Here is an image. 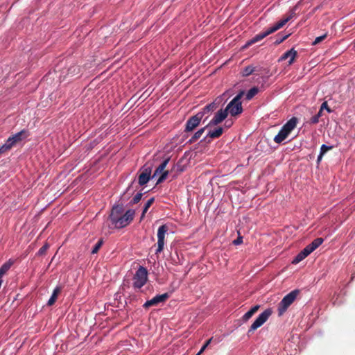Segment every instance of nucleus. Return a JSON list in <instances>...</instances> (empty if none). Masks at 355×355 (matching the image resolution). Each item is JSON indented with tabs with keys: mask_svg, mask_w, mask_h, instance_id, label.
Segmentation results:
<instances>
[{
	"mask_svg": "<svg viewBox=\"0 0 355 355\" xmlns=\"http://www.w3.org/2000/svg\"><path fill=\"white\" fill-rule=\"evenodd\" d=\"M135 214L133 209H128L123 214V207L117 205L112 208L110 218L116 228H122L127 226L133 220Z\"/></svg>",
	"mask_w": 355,
	"mask_h": 355,
	"instance_id": "f257e3e1",
	"label": "nucleus"
},
{
	"mask_svg": "<svg viewBox=\"0 0 355 355\" xmlns=\"http://www.w3.org/2000/svg\"><path fill=\"white\" fill-rule=\"evenodd\" d=\"M295 15V11L293 10L288 16L284 17V19H281L279 21L276 23L272 26L268 28L266 31L260 33L257 35H256L254 37H253L251 40H248L245 47H248L253 44H255L261 40H263L266 36L269 35L270 34L277 31V30L282 28L290 19L293 18V17Z\"/></svg>",
	"mask_w": 355,
	"mask_h": 355,
	"instance_id": "f03ea898",
	"label": "nucleus"
},
{
	"mask_svg": "<svg viewBox=\"0 0 355 355\" xmlns=\"http://www.w3.org/2000/svg\"><path fill=\"white\" fill-rule=\"evenodd\" d=\"M297 123V119L292 117L279 130V133L274 137V141L280 144L284 141L292 130L295 129Z\"/></svg>",
	"mask_w": 355,
	"mask_h": 355,
	"instance_id": "7ed1b4c3",
	"label": "nucleus"
},
{
	"mask_svg": "<svg viewBox=\"0 0 355 355\" xmlns=\"http://www.w3.org/2000/svg\"><path fill=\"white\" fill-rule=\"evenodd\" d=\"M243 94L244 92L241 91L227 105L225 109L231 116H235L242 113L243 107L241 99Z\"/></svg>",
	"mask_w": 355,
	"mask_h": 355,
	"instance_id": "20e7f679",
	"label": "nucleus"
},
{
	"mask_svg": "<svg viewBox=\"0 0 355 355\" xmlns=\"http://www.w3.org/2000/svg\"><path fill=\"white\" fill-rule=\"evenodd\" d=\"M299 293L298 290H294L287 294L279 302L278 305V314L279 315H283V313L287 310L288 306L294 302Z\"/></svg>",
	"mask_w": 355,
	"mask_h": 355,
	"instance_id": "39448f33",
	"label": "nucleus"
},
{
	"mask_svg": "<svg viewBox=\"0 0 355 355\" xmlns=\"http://www.w3.org/2000/svg\"><path fill=\"white\" fill-rule=\"evenodd\" d=\"M148 271L143 267L140 266L137 270L133 277V286L136 288H141L147 282Z\"/></svg>",
	"mask_w": 355,
	"mask_h": 355,
	"instance_id": "423d86ee",
	"label": "nucleus"
},
{
	"mask_svg": "<svg viewBox=\"0 0 355 355\" xmlns=\"http://www.w3.org/2000/svg\"><path fill=\"white\" fill-rule=\"evenodd\" d=\"M272 313V311L269 309L265 310L262 312L254 320V322L250 326L248 334H250L251 332H253L257 329L262 326L269 318Z\"/></svg>",
	"mask_w": 355,
	"mask_h": 355,
	"instance_id": "0eeeda50",
	"label": "nucleus"
},
{
	"mask_svg": "<svg viewBox=\"0 0 355 355\" xmlns=\"http://www.w3.org/2000/svg\"><path fill=\"white\" fill-rule=\"evenodd\" d=\"M168 161L169 159H166L165 160H164L155 171L154 174L152 176V178H155L159 175L157 180V184H159L166 179L168 175V171H166L165 168L168 164Z\"/></svg>",
	"mask_w": 355,
	"mask_h": 355,
	"instance_id": "6e6552de",
	"label": "nucleus"
},
{
	"mask_svg": "<svg viewBox=\"0 0 355 355\" xmlns=\"http://www.w3.org/2000/svg\"><path fill=\"white\" fill-rule=\"evenodd\" d=\"M168 230V227L166 225H161L157 230V248L156 254L160 253L163 250L165 245V236Z\"/></svg>",
	"mask_w": 355,
	"mask_h": 355,
	"instance_id": "1a4fd4ad",
	"label": "nucleus"
},
{
	"mask_svg": "<svg viewBox=\"0 0 355 355\" xmlns=\"http://www.w3.org/2000/svg\"><path fill=\"white\" fill-rule=\"evenodd\" d=\"M203 117V112H198L196 115L191 116L187 121L185 131L190 132L194 130L200 123Z\"/></svg>",
	"mask_w": 355,
	"mask_h": 355,
	"instance_id": "9d476101",
	"label": "nucleus"
},
{
	"mask_svg": "<svg viewBox=\"0 0 355 355\" xmlns=\"http://www.w3.org/2000/svg\"><path fill=\"white\" fill-rule=\"evenodd\" d=\"M152 172V165L146 164L143 167V171L139 176V184L141 186L146 184L150 180Z\"/></svg>",
	"mask_w": 355,
	"mask_h": 355,
	"instance_id": "9b49d317",
	"label": "nucleus"
},
{
	"mask_svg": "<svg viewBox=\"0 0 355 355\" xmlns=\"http://www.w3.org/2000/svg\"><path fill=\"white\" fill-rule=\"evenodd\" d=\"M168 297L169 295L166 293L162 295H157L153 297L151 300L146 301L144 304V306L148 308L151 306L158 305L159 304L165 302L168 298Z\"/></svg>",
	"mask_w": 355,
	"mask_h": 355,
	"instance_id": "f8f14e48",
	"label": "nucleus"
},
{
	"mask_svg": "<svg viewBox=\"0 0 355 355\" xmlns=\"http://www.w3.org/2000/svg\"><path fill=\"white\" fill-rule=\"evenodd\" d=\"M227 114L228 113L226 109L220 110L216 113L213 119L209 122L208 125H216L220 123L227 117Z\"/></svg>",
	"mask_w": 355,
	"mask_h": 355,
	"instance_id": "ddd939ff",
	"label": "nucleus"
},
{
	"mask_svg": "<svg viewBox=\"0 0 355 355\" xmlns=\"http://www.w3.org/2000/svg\"><path fill=\"white\" fill-rule=\"evenodd\" d=\"M297 55V51L294 49H291L286 51L279 58V60H285L288 59V64H291L293 63L294 60Z\"/></svg>",
	"mask_w": 355,
	"mask_h": 355,
	"instance_id": "4468645a",
	"label": "nucleus"
},
{
	"mask_svg": "<svg viewBox=\"0 0 355 355\" xmlns=\"http://www.w3.org/2000/svg\"><path fill=\"white\" fill-rule=\"evenodd\" d=\"M311 251L306 247L303 249L293 260L292 263L294 264H297L304 259H305L308 255L311 254Z\"/></svg>",
	"mask_w": 355,
	"mask_h": 355,
	"instance_id": "2eb2a0df",
	"label": "nucleus"
},
{
	"mask_svg": "<svg viewBox=\"0 0 355 355\" xmlns=\"http://www.w3.org/2000/svg\"><path fill=\"white\" fill-rule=\"evenodd\" d=\"M218 99H216L211 103L206 105L200 112H203V116L207 113H210L216 110L218 107L220 100L217 102Z\"/></svg>",
	"mask_w": 355,
	"mask_h": 355,
	"instance_id": "dca6fc26",
	"label": "nucleus"
},
{
	"mask_svg": "<svg viewBox=\"0 0 355 355\" xmlns=\"http://www.w3.org/2000/svg\"><path fill=\"white\" fill-rule=\"evenodd\" d=\"M28 136V134L27 131L21 130V131L15 134L12 137H10V138L12 139L15 144H16L17 143L26 139Z\"/></svg>",
	"mask_w": 355,
	"mask_h": 355,
	"instance_id": "f3484780",
	"label": "nucleus"
},
{
	"mask_svg": "<svg viewBox=\"0 0 355 355\" xmlns=\"http://www.w3.org/2000/svg\"><path fill=\"white\" fill-rule=\"evenodd\" d=\"M15 143L10 137L6 140V143L0 147V154H3L8 150H10L12 147L15 146Z\"/></svg>",
	"mask_w": 355,
	"mask_h": 355,
	"instance_id": "a211bd4d",
	"label": "nucleus"
},
{
	"mask_svg": "<svg viewBox=\"0 0 355 355\" xmlns=\"http://www.w3.org/2000/svg\"><path fill=\"white\" fill-rule=\"evenodd\" d=\"M15 143L10 137L6 140V143L0 147V154H3L8 150H10L12 147L15 146Z\"/></svg>",
	"mask_w": 355,
	"mask_h": 355,
	"instance_id": "6ab92c4d",
	"label": "nucleus"
},
{
	"mask_svg": "<svg viewBox=\"0 0 355 355\" xmlns=\"http://www.w3.org/2000/svg\"><path fill=\"white\" fill-rule=\"evenodd\" d=\"M15 143L10 137L6 140V143L0 147V154H3L8 150H10L12 147L15 146Z\"/></svg>",
	"mask_w": 355,
	"mask_h": 355,
	"instance_id": "aec40b11",
	"label": "nucleus"
},
{
	"mask_svg": "<svg viewBox=\"0 0 355 355\" xmlns=\"http://www.w3.org/2000/svg\"><path fill=\"white\" fill-rule=\"evenodd\" d=\"M223 132V128H217L213 130H209L208 132H207V135L205 137V139L207 137H210V138H212V139H214V138H218L219 137Z\"/></svg>",
	"mask_w": 355,
	"mask_h": 355,
	"instance_id": "412c9836",
	"label": "nucleus"
},
{
	"mask_svg": "<svg viewBox=\"0 0 355 355\" xmlns=\"http://www.w3.org/2000/svg\"><path fill=\"white\" fill-rule=\"evenodd\" d=\"M323 243L322 238H318L315 239L312 243L309 244L306 247L311 251L313 252L317 248H318Z\"/></svg>",
	"mask_w": 355,
	"mask_h": 355,
	"instance_id": "4be33fe9",
	"label": "nucleus"
},
{
	"mask_svg": "<svg viewBox=\"0 0 355 355\" xmlns=\"http://www.w3.org/2000/svg\"><path fill=\"white\" fill-rule=\"evenodd\" d=\"M60 293V288L59 287H56L53 290V293L47 302V304L49 306H52L55 303V302L56 301L57 297Z\"/></svg>",
	"mask_w": 355,
	"mask_h": 355,
	"instance_id": "5701e85b",
	"label": "nucleus"
},
{
	"mask_svg": "<svg viewBox=\"0 0 355 355\" xmlns=\"http://www.w3.org/2000/svg\"><path fill=\"white\" fill-rule=\"evenodd\" d=\"M332 146H327L325 144H322L320 148V152L319 155L318 156L317 162L319 163L323 157V155L329 150L332 149Z\"/></svg>",
	"mask_w": 355,
	"mask_h": 355,
	"instance_id": "b1692460",
	"label": "nucleus"
},
{
	"mask_svg": "<svg viewBox=\"0 0 355 355\" xmlns=\"http://www.w3.org/2000/svg\"><path fill=\"white\" fill-rule=\"evenodd\" d=\"M12 265V261L9 260L8 261L3 263L1 267L0 268V277H2L7 271L10 268L11 266Z\"/></svg>",
	"mask_w": 355,
	"mask_h": 355,
	"instance_id": "393cba45",
	"label": "nucleus"
},
{
	"mask_svg": "<svg viewBox=\"0 0 355 355\" xmlns=\"http://www.w3.org/2000/svg\"><path fill=\"white\" fill-rule=\"evenodd\" d=\"M209 127V125H208V124L205 126L204 128H200V130H198L194 135L193 136L191 137V139H190V141L191 142H194L196 141V140H198V139H200L202 136V135L204 133L205 130L208 128Z\"/></svg>",
	"mask_w": 355,
	"mask_h": 355,
	"instance_id": "a878e982",
	"label": "nucleus"
},
{
	"mask_svg": "<svg viewBox=\"0 0 355 355\" xmlns=\"http://www.w3.org/2000/svg\"><path fill=\"white\" fill-rule=\"evenodd\" d=\"M259 92V89L257 87H254L251 88L248 93L246 94V99L250 100L252 99Z\"/></svg>",
	"mask_w": 355,
	"mask_h": 355,
	"instance_id": "bb28decb",
	"label": "nucleus"
},
{
	"mask_svg": "<svg viewBox=\"0 0 355 355\" xmlns=\"http://www.w3.org/2000/svg\"><path fill=\"white\" fill-rule=\"evenodd\" d=\"M154 201H155V198H150L146 202V204H145V205L144 207V209H143V212H142V214H141V218H143L145 216V214L146 213V211H148L149 207L152 205V204L154 202Z\"/></svg>",
	"mask_w": 355,
	"mask_h": 355,
	"instance_id": "cd10ccee",
	"label": "nucleus"
},
{
	"mask_svg": "<svg viewBox=\"0 0 355 355\" xmlns=\"http://www.w3.org/2000/svg\"><path fill=\"white\" fill-rule=\"evenodd\" d=\"M254 71V68L252 66H248L245 67L242 71V75L243 76H248L252 74Z\"/></svg>",
	"mask_w": 355,
	"mask_h": 355,
	"instance_id": "c85d7f7f",
	"label": "nucleus"
},
{
	"mask_svg": "<svg viewBox=\"0 0 355 355\" xmlns=\"http://www.w3.org/2000/svg\"><path fill=\"white\" fill-rule=\"evenodd\" d=\"M322 110H319L318 113L315 116H312L310 119V123L312 124H316L319 122V119L322 115Z\"/></svg>",
	"mask_w": 355,
	"mask_h": 355,
	"instance_id": "c756f323",
	"label": "nucleus"
},
{
	"mask_svg": "<svg viewBox=\"0 0 355 355\" xmlns=\"http://www.w3.org/2000/svg\"><path fill=\"white\" fill-rule=\"evenodd\" d=\"M103 244V241L102 240H100L98 241L96 245L94 246L92 250V254H96L97 253V252L98 251V250L100 249V248L101 247Z\"/></svg>",
	"mask_w": 355,
	"mask_h": 355,
	"instance_id": "7c9ffc66",
	"label": "nucleus"
},
{
	"mask_svg": "<svg viewBox=\"0 0 355 355\" xmlns=\"http://www.w3.org/2000/svg\"><path fill=\"white\" fill-rule=\"evenodd\" d=\"M141 197H142V193H137L134 196L132 200H131L130 203L131 204H136V203L139 202L140 201V200L141 199Z\"/></svg>",
	"mask_w": 355,
	"mask_h": 355,
	"instance_id": "2f4dec72",
	"label": "nucleus"
},
{
	"mask_svg": "<svg viewBox=\"0 0 355 355\" xmlns=\"http://www.w3.org/2000/svg\"><path fill=\"white\" fill-rule=\"evenodd\" d=\"M327 37V34H324L323 35H321V36H319V37H317L315 40L313 41V45H316L318 44H319L320 42H321L322 40H324Z\"/></svg>",
	"mask_w": 355,
	"mask_h": 355,
	"instance_id": "473e14b6",
	"label": "nucleus"
},
{
	"mask_svg": "<svg viewBox=\"0 0 355 355\" xmlns=\"http://www.w3.org/2000/svg\"><path fill=\"white\" fill-rule=\"evenodd\" d=\"M320 110L322 111L323 110H326L329 113H331L332 112V110L329 107L326 101L322 103Z\"/></svg>",
	"mask_w": 355,
	"mask_h": 355,
	"instance_id": "72a5a7b5",
	"label": "nucleus"
},
{
	"mask_svg": "<svg viewBox=\"0 0 355 355\" xmlns=\"http://www.w3.org/2000/svg\"><path fill=\"white\" fill-rule=\"evenodd\" d=\"M211 341V338L208 340L205 343V344L202 347V348L200 349V350L199 351V352L196 355H200L205 350V349L207 347V346L210 344Z\"/></svg>",
	"mask_w": 355,
	"mask_h": 355,
	"instance_id": "f704fd0d",
	"label": "nucleus"
},
{
	"mask_svg": "<svg viewBox=\"0 0 355 355\" xmlns=\"http://www.w3.org/2000/svg\"><path fill=\"white\" fill-rule=\"evenodd\" d=\"M49 248V245L48 244H45L44 245H43L38 251V254L40 255H42L44 253H45V252L48 250Z\"/></svg>",
	"mask_w": 355,
	"mask_h": 355,
	"instance_id": "c9c22d12",
	"label": "nucleus"
},
{
	"mask_svg": "<svg viewBox=\"0 0 355 355\" xmlns=\"http://www.w3.org/2000/svg\"><path fill=\"white\" fill-rule=\"evenodd\" d=\"M253 315L252 313H250V311H248V312H246L243 315V320L244 322H246L248 321Z\"/></svg>",
	"mask_w": 355,
	"mask_h": 355,
	"instance_id": "e433bc0d",
	"label": "nucleus"
},
{
	"mask_svg": "<svg viewBox=\"0 0 355 355\" xmlns=\"http://www.w3.org/2000/svg\"><path fill=\"white\" fill-rule=\"evenodd\" d=\"M259 309V305H256L253 307H252L249 311L250 313H252V315H254L257 311L258 309Z\"/></svg>",
	"mask_w": 355,
	"mask_h": 355,
	"instance_id": "4c0bfd02",
	"label": "nucleus"
},
{
	"mask_svg": "<svg viewBox=\"0 0 355 355\" xmlns=\"http://www.w3.org/2000/svg\"><path fill=\"white\" fill-rule=\"evenodd\" d=\"M259 309V305H256L253 307H252L249 311L250 313H252V315H254L257 311L258 309Z\"/></svg>",
	"mask_w": 355,
	"mask_h": 355,
	"instance_id": "58836bf2",
	"label": "nucleus"
},
{
	"mask_svg": "<svg viewBox=\"0 0 355 355\" xmlns=\"http://www.w3.org/2000/svg\"><path fill=\"white\" fill-rule=\"evenodd\" d=\"M242 242H243V239H242V237H239V238H237L236 239H235V240L233 241V243H234V245H239V244H241Z\"/></svg>",
	"mask_w": 355,
	"mask_h": 355,
	"instance_id": "ea45409f",
	"label": "nucleus"
},
{
	"mask_svg": "<svg viewBox=\"0 0 355 355\" xmlns=\"http://www.w3.org/2000/svg\"><path fill=\"white\" fill-rule=\"evenodd\" d=\"M128 191H129V189H127V191H126V192L124 193V195H125V193H128Z\"/></svg>",
	"mask_w": 355,
	"mask_h": 355,
	"instance_id": "a19ab883",
	"label": "nucleus"
}]
</instances>
